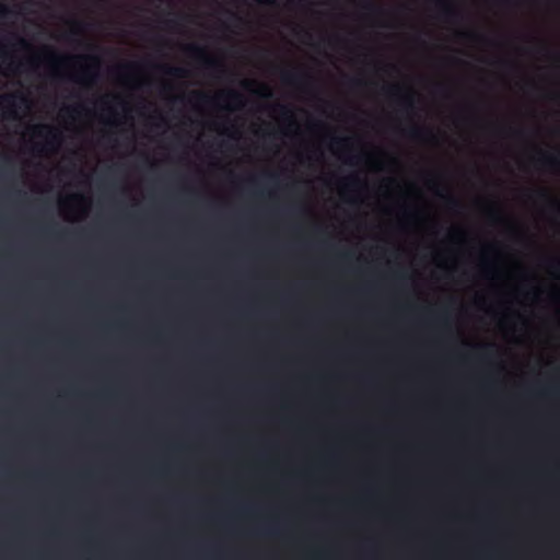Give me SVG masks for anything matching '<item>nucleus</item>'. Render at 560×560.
<instances>
[{
	"instance_id": "obj_6",
	"label": "nucleus",
	"mask_w": 560,
	"mask_h": 560,
	"mask_svg": "<svg viewBox=\"0 0 560 560\" xmlns=\"http://www.w3.org/2000/svg\"><path fill=\"white\" fill-rule=\"evenodd\" d=\"M538 162L541 163L544 166L556 168L560 164V160L557 154L551 153H541Z\"/></svg>"
},
{
	"instance_id": "obj_3",
	"label": "nucleus",
	"mask_w": 560,
	"mask_h": 560,
	"mask_svg": "<svg viewBox=\"0 0 560 560\" xmlns=\"http://www.w3.org/2000/svg\"><path fill=\"white\" fill-rule=\"evenodd\" d=\"M187 51L197 57V58H202L203 59V66L206 69H217L220 67V63L218 60L213 59V58H209L206 56V50L198 46V45H189L187 46Z\"/></svg>"
},
{
	"instance_id": "obj_13",
	"label": "nucleus",
	"mask_w": 560,
	"mask_h": 560,
	"mask_svg": "<svg viewBox=\"0 0 560 560\" xmlns=\"http://www.w3.org/2000/svg\"><path fill=\"white\" fill-rule=\"evenodd\" d=\"M458 35L463 38H470V39H476V40L483 39V37L481 35L474 33V32H463V33H459Z\"/></svg>"
},
{
	"instance_id": "obj_19",
	"label": "nucleus",
	"mask_w": 560,
	"mask_h": 560,
	"mask_svg": "<svg viewBox=\"0 0 560 560\" xmlns=\"http://www.w3.org/2000/svg\"><path fill=\"white\" fill-rule=\"evenodd\" d=\"M10 13H12V11L4 4L0 3V14L2 16H7L9 15Z\"/></svg>"
},
{
	"instance_id": "obj_23",
	"label": "nucleus",
	"mask_w": 560,
	"mask_h": 560,
	"mask_svg": "<svg viewBox=\"0 0 560 560\" xmlns=\"http://www.w3.org/2000/svg\"><path fill=\"white\" fill-rule=\"evenodd\" d=\"M537 195H538L539 197L544 198V199H547V198H548V194H547V191H546V190H542V189H541V190H538V191H537Z\"/></svg>"
},
{
	"instance_id": "obj_7",
	"label": "nucleus",
	"mask_w": 560,
	"mask_h": 560,
	"mask_svg": "<svg viewBox=\"0 0 560 560\" xmlns=\"http://www.w3.org/2000/svg\"><path fill=\"white\" fill-rule=\"evenodd\" d=\"M163 71L166 74L178 79L186 78L188 75V71L182 67L164 66Z\"/></svg>"
},
{
	"instance_id": "obj_18",
	"label": "nucleus",
	"mask_w": 560,
	"mask_h": 560,
	"mask_svg": "<svg viewBox=\"0 0 560 560\" xmlns=\"http://www.w3.org/2000/svg\"><path fill=\"white\" fill-rule=\"evenodd\" d=\"M405 104L408 108H412L413 106V94L409 93L405 96Z\"/></svg>"
},
{
	"instance_id": "obj_15",
	"label": "nucleus",
	"mask_w": 560,
	"mask_h": 560,
	"mask_svg": "<svg viewBox=\"0 0 560 560\" xmlns=\"http://www.w3.org/2000/svg\"><path fill=\"white\" fill-rule=\"evenodd\" d=\"M11 37L16 40V44L20 47H22V48H27L28 47V43L24 38L18 36L16 34H12Z\"/></svg>"
},
{
	"instance_id": "obj_21",
	"label": "nucleus",
	"mask_w": 560,
	"mask_h": 560,
	"mask_svg": "<svg viewBox=\"0 0 560 560\" xmlns=\"http://www.w3.org/2000/svg\"><path fill=\"white\" fill-rule=\"evenodd\" d=\"M281 110V113L285 116H290L291 115V110L288 106H284V105H279L278 106Z\"/></svg>"
},
{
	"instance_id": "obj_32",
	"label": "nucleus",
	"mask_w": 560,
	"mask_h": 560,
	"mask_svg": "<svg viewBox=\"0 0 560 560\" xmlns=\"http://www.w3.org/2000/svg\"><path fill=\"white\" fill-rule=\"evenodd\" d=\"M389 91L397 92V91H399V88L395 86V88L389 89Z\"/></svg>"
},
{
	"instance_id": "obj_31",
	"label": "nucleus",
	"mask_w": 560,
	"mask_h": 560,
	"mask_svg": "<svg viewBox=\"0 0 560 560\" xmlns=\"http://www.w3.org/2000/svg\"><path fill=\"white\" fill-rule=\"evenodd\" d=\"M490 215H491L493 219H498V215H497L493 211H491V212H490Z\"/></svg>"
},
{
	"instance_id": "obj_34",
	"label": "nucleus",
	"mask_w": 560,
	"mask_h": 560,
	"mask_svg": "<svg viewBox=\"0 0 560 560\" xmlns=\"http://www.w3.org/2000/svg\"><path fill=\"white\" fill-rule=\"evenodd\" d=\"M233 16H234L237 21H241V18H240V16H237V15H235V14H233Z\"/></svg>"
},
{
	"instance_id": "obj_35",
	"label": "nucleus",
	"mask_w": 560,
	"mask_h": 560,
	"mask_svg": "<svg viewBox=\"0 0 560 560\" xmlns=\"http://www.w3.org/2000/svg\"><path fill=\"white\" fill-rule=\"evenodd\" d=\"M267 533L270 534V535H273L275 530H268Z\"/></svg>"
},
{
	"instance_id": "obj_28",
	"label": "nucleus",
	"mask_w": 560,
	"mask_h": 560,
	"mask_svg": "<svg viewBox=\"0 0 560 560\" xmlns=\"http://www.w3.org/2000/svg\"><path fill=\"white\" fill-rule=\"evenodd\" d=\"M66 110L69 112V113L70 112H74V110H77V107H67Z\"/></svg>"
},
{
	"instance_id": "obj_9",
	"label": "nucleus",
	"mask_w": 560,
	"mask_h": 560,
	"mask_svg": "<svg viewBox=\"0 0 560 560\" xmlns=\"http://www.w3.org/2000/svg\"><path fill=\"white\" fill-rule=\"evenodd\" d=\"M302 78H304L303 74L293 71H283L281 74L282 81L291 85H295Z\"/></svg>"
},
{
	"instance_id": "obj_17",
	"label": "nucleus",
	"mask_w": 560,
	"mask_h": 560,
	"mask_svg": "<svg viewBox=\"0 0 560 560\" xmlns=\"http://www.w3.org/2000/svg\"><path fill=\"white\" fill-rule=\"evenodd\" d=\"M196 95L198 96V98L202 102V103H210L212 102L214 98L210 97L209 95L205 94V93H201V92H198L196 93Z\"/></svg>"
},
{
	"instance_id": "obj_10",
	"label": "nucleus",
	"mask_w": 560,
	"mask_h": 560,
	"mask_svg": "<svg viewBox=\"0 0 560 560\" xmlns=\"http://www.w3.org/2000/svg\"><path fill=\"white\" fill-rule=\"evenodd\" d=\"M475 348L481 352V355L483 359L488 360L493 357L495 345H493V343L478 345Z\"/></svg>"
},
{
	"instance_id": "obj_26",
	"label": "nucleus",
	"mask_w": 560,
	"mask_h": 560,
	"mask_svg": "<svg viewBox=\"0 0 560 560\" xmlns=\"http://www.w3.org/2000/svg\"><path fill=\"white\" fill-rule=\"evenodd\" d=\"M342 256H343L345 258H350V257H352V254H351V253H349V252H347V253H343V254H342Z\"/></svg>"
},
{
	"instance_id": "obj_8",
	"label": "nucleus",
	"mask_w": 560,
	"mask_h": 560,
	"mask_svg": "<svg viewBox=\"0 0 560 560\" xmlns=\"http://www.w3.org/2000/svg\"><path fill=\"white\" fill-rule=\"evenodd\" d=\"M47 56L52 61H66V60H73V59H91V60L95 61L96 65L98 63V60L96 57H90V56L89 57L59 56L51 50L48 51Z\"/></svg>"
},
{
	"instance_id": "obj_11",
	"label": "nucleus",
	"mask_w": 560,
	"mask_h": 560,
	"mask_svg": "<svg viewBox=\"0 0 560 560\" xmlns=\"http://www.w3.org/2000/svg\"><path fill=\"white\" fill-rule=\"evenodd\" d=\"M547 265L549 269L555 273L556 271H560V259L559 257H552L547 260Z\"/></svg>"
},
{
	"instance_id": "obj_30",
	"label": "nucleus",
	"mask_w": 560,
	"mask_h": 560,
	"mask_svg": "<svg viewBox=\"0 0 560 560\" xmlns=\"http://www.w3.org/2000/svg\"><path fill=\"white\" fill-rule=\"evenodd\" d=\"M261 2H265V3H273V0H260Z\"/></svg>"
},
{
	"instance_id": "obj_1",
	"label": "nucleus",
	"mask_w": 560,
	"mask_h": 560,
	"mask_svg": "<svg viewBox=\"0 0 560 560\" xmlns=\"http://www.w3.org/2000/svg\"><path fill=\"white\" fill-rule=\"evenodd\" d=\"M33 129L36 136L44 137L46 140L45 144L40 148L36 145L38 152H43L48 149H55L60 144L61 135L55 128L47 125H37Z\"/></svg>"
},
{
	"instance_id": "obj_20",
	"label": "nucleus",
	"mask_w": 560,
	"mask_h": 560,
	"mask_svg": "<svg viewBox=\"0 0 560 560\" xmlns=\"http://www.w3.org/2000/svg\"><path fill=\"white\" fill-rule=\"evenodd\" d=\"M228 96L232 101H241V95L237 92L231 91L228 93Z\"/></svg>"
},
{
	"instance_id": "obj_5",
	"label": "nucleus",
	"mask_w": 560,
	"mask_h": 560,
	"mask_svg": "<svg viewBox=\"0 0 560 560\" xmlns=\"http://www.w3.org/2000/svg\"><path fill=\"white\" fill-rule=\"evenodd\" d=\"M407 135L411 139L417 140V141H421L424 139L435 140V138H436L435 135L431 130L424 129V128H421L418 126H413L412 128H410L407 131Z\"/></svg>"
},
{
	"instance_id": "obj_14",
	"label": "nucleus",
	"mask_w": 560,
	"mask_h": 560,
	"mask_svg": "<svg viewBox=\"0 0 560 560\" xmlns=\"http://www.w3.org/2000/svg\"><path fill=\"white\" fill-rule=\"evenodd\" d=\"M334 144L340 148H347L349 145V139L348 138H335Z\"/></svg>"
},
{
	"instance_id": "obj_33",
	"label": "nucleus",
	"mask_w": 560,
	"mask_h": 560,
	"mask_svg": "<svg viewBox=\"0 0 560 560\" xmlns=\"http://www.w3.org/2000/svg\"><path fill=\"white\" fill-rule=\"evenodd\" d=\"M73 80H75L77 82H81L82 78H74Z\"/></svg>"
},
{
	"instance_id": "obj_25",
	"label": "nucleus",
	"mask_w": 560,
	"mask_h": 560,
	"mask_svg": "<svg viewBox=\"0 0 560 560\" xmlns=\"http://www.w3.org/2000/svg\"><path fill=\"white\" fill-rule=\"evenodd\" d=\"M350 82H351V84H352L353 86H358V85H361V84H362V81H361V80H351Z\"/></svg>"
},
{
	"instance_id": "obj_16",
	"label": "nucleus",
	"mask_w": 560,
	"mask_h": 560,
	"mask_svg": "<svg viewBox=\"0 0 560 560\" xmlns=\"http://www.w3.org/2000/svg\"><path fill=\"white\" fill-rule=\"evenodd\" d=\"M359 184V178L355 175H351L346 179V185L348 187H353Z\"/></svg>"
},
{
	"instance_id": "obj_22",
	"label": "nucleus",
	"mask_w": 560,
	"mask_h": 560,
	"mask_svg": "<svg viewBox=\"0 0 560 560\" xmlns=\"http://www.w3.org/2000/svg\"><path fill=\"white\" fill-rule=\"evenodd\" d=\"M74 25H75V28H74V30H72V32H71V33H73V34H78V33L81 31V28H82V24H81V23H79V22H75V23H74Z\"/></svg>"
},
{
	"instance_id": "obj_2",
	"label": "nucleus",
	"mask_w": 560,
	"mask_h": 560,
	"mask_svg": "<svg viewBox=\"0 0 560 560\" xmlns=\"http://www.w3.org/2000/svg\"><path fill=\"white\" fill-rule=\"evenodd\" d=\"M18 101L21 105H27L28 101L22 93H12V94H5L1 96L0 104L5 109H8L10 113L15 115L16 108L20 107L18 104Z\"/></svg>"
},
{
	"instance_id": "obj_12",
	"label": "nucleus",
	"mask_w": 560,
	"mask_h": 560,
	"mask_svg": "<svg viewBox=\"0 0 560 560\" xmlns=\"http://www.w3.org/2000/svg\"><path fill=\"white\" fill-rule=\"evenodd\" d=\"M440 196L445 199V201L447 202L450 208H457V207H459V201L454 196H452V195H442V194H440Z\"/></svg>"
},
{
	"instance_id": "obj_24",
	"label": "nucleus",
	"mask_w": 560,
	"mask_h": 560,
	"mask_svg": "<svg viewBox=\"0 0 560 560\" xmlns=\"http://www.w3.org/2000/svg\"><path fill=\"white\" fill-rule=\"evenodd\" d=\"M262 90L265 91V93L261 94L264 97H270L271 96V92H270V90L267 86H264Z\"/></svg>"
},
{
	"instance_id": "obj_27",
	"label": "nucleus",
	"mask_w": 560,
	"mask_h": 560,
	"mask_svg": "<svg viewBox=\"0 0 560 560\" xmlns=\"http://www.w3.org/2000/svg\"><path fill=\"white\" fill-rule=\"evenodd\" d=\"M347 162L350 164H355L358 161H354V158H350Z\"/></svg>"
},
{
	"instance_id": "obj_29",
	"label": "nucleus",
	"mask_w": 560,
	"mask_h": 560,
	"mask_svg": "<svg viewBox=\"0 0 560 560\" xmlns=\"http://www.w3.org/2000/svg\"><path fill=\"white\" fill-rule=\"evenodd\" d=\"M91 68H92V67H90V66H89V67H86V68L84 69V75L89 73V71H90V69H91Z\"/></svg>"
},
{
	"instance_id": "obj_4",
	"label": "nucleus",
	"mask_w": 560,
	"mask_h": 560,
	"mask_svg": "<svg viewBox=\"0 0 560 560\" xmlns=\"http://www.w3.org/2000/svg\"><path fill=\"white\" fill-rule=\"evenodd\" d=\"M435 4L440 9L441 15L444 20L451 21L459 16V12L456 10L453 2L447 0H436Z\"/></svg>"
}]
</instances>
